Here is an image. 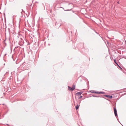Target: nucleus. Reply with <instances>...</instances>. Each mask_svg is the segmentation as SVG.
<instances>
[{
	"mask_svg": "<svg viewBox=\"0 0 126 126\" xmlns=\"http://www.w3.org/2000/svg\"><path fill=\"white\" fill-rule=\"evenodd\" d=\"M79 105H77L76 106V110H77L79 108Z\"/></svg>",
	"mask_w": 126,
	"mask_h": 126,
	"instance_id": "nucleus-8",
	"label": "nucleus"
},
{
	"mask_svg": "<svg viewBox=\"0 0 126 126\" xmlns=\"http://www.w3.org/2000/svg\"><path fill=\"white\" fill-rule=\"evenodd\" d=\"M68 89L69 90H71L72 91V88H71L69 86H68Z\"/></svg>",
	"mask_w": 126,
	"mask_h": 126,
	"instance_id": "nucleus-9",
	"label": "nucleus"
},
{
	"mask_svg": "<svg viewBox=\"0 0 126 126\" xmlns=\"http://www.w3.org/2000/svg\"><path fill=\"white\" fill-rule=\"evenodd\" d=\"M82 96L81 95H80V96L79 97V99H80L82 98Z\"/></svg>",
	"mask_w": 126,
	"mask_h": 126,
	"instance_id": "nucleus-11",
	"label": "nucleus"
},
{
	"mask_svg": "<svg viewBox=\"0 0 126 126\" xmlns=\"http://www.w3.org/2000/svg\"><path fill=\"white\" fill-rule=\"evenodd\" d=\"M17 37L19 38V45L20 46H23L24 43V42L23 39V38H24L23 37L21 34H19Z\"/></svg>",
	"mask_w": 126,
	"mask_h": 126,
	"instance_id": "nucleus-1",
	"label": "nucleus"
},
{
	"mask_svg": "<svg viewBox=\"0 0 126 126\" xmlns=\"http://www.w3.org/2000/svg\"><path fill=\"white\" fill-rule=\"evenodd\" d=\"M104 93L103 92H100V94H104Z\"/></svg>",
	"mask_w": 126,
	"mask_h": 126,
	"instance_id": "nucleus-12",
	"label": "nucleus"
},
{
	"mask_svg": "<svg viewBox=\"0 0 126 126\" xmlns=\"http://www.w3.org/2000/svg\"><path fill=\"white\" fill-rule=\"evenodd\" d=\"M75 85H73L72 86V91L73 90L75 89Z\"/></svg>",
	"mask_w": 126,
	"mask_h": 126,
	"instance_id": "nucleus-6",
	"label": "nucleus"
},
{
	"mask_svg": "<svg viewBox=\"0 0 126 126\" xmlns=\"http://www.w3.org/2000/svg\"><path fill=\"white\" fill-rule=\"evenodd\" d=\"M75 85H73L72 86V91L73 90L75 89Z\"/></svg>",
	"mask_w": 126,
	"mask_h": 126,
	"instance_id": "nucleus-7",
	"label": "nucleus"
},
{
	"mask_svg": "<svg viewBox=\"0 0 126 126\" xmlns=\"http://www.w3.org/2000/svg\"><path fill=\"white\" fill-rule=\"evenodd\" d=\"M93 96L95 97H97V96Z\"/></svg>",
	"mask_w": 126,
	"mask_h": 126,
	"instance_id": "nucleus-17",
	"label": "nucleus"
},
{
	"mask_svg": "<svg viewBox=\"0 0 126 126\" xmlns=\"http://www.w3.org/2000/svg\"><path fill=\"white\" fill-rule=\"evenodd\" d=\"M105 96H106L109 98L111 99L112 98V95H104Z\"/></svg>",
	"mask_w": 126,
	"mask_h": 126,
	"instance_id": "nucleus-3",
	"label": "nucleus"
},
{
	"mask_svg": "<svg viewBox=\"0 0 126 126\" xmlns=\"http://www.w3.org/2000/svg\"><path fill=\"white\" fill-rule=\"evenodd\" d=\"M114 63L116 64L117 65H118V63H117L116 62V61L115 60H114Z\"/></svg>",
	"mask_w": 126,
	"mask_h": 126,
	"instance_id": "nucleus-10",
	"label": "nucleus"
},
{
	"mask_svg": "<svg viewBox=\"0 0 126 126\" xmlns=\"http://www.w3.org/2000/svg\"><path fill=\"white\" fill-rule=\"evenodd\" d=\"M120 68H121V69H122V68L119 66L118 65Z\"/></svg>",
	"mask_w": 126,
	"mask_h": 126,
	"instance_id": "nucleus-15",
	"label": "nucleus"
},
{
	"mask_svg": "<svg viewBox=\"0 0 126 126\" xmlns=\"http://www.w3.org/2000/svg\"><path fill=\"white\" fill-rule=\"evenodd\" d=\"M96 94H100V92H97L96 91V93H95Z\"/></svg>",
	"mask_w": 126,
	"mask_h": 126,
	"instance_id": "nucleus-13",
	"label": "nucleus"
},
{
	"mask_svg": "<svg viewBox=\"0 0 126 126\" xmlns=\"http://www.w3.org/2000/svg\"><path fill=\"white\" fill-rule=\"evenodd\" d=\"M8 31H9V32H10V28H8Z\"/></svg>",
	"mask_w": 126,
	"mask_h": 126,
	"instance_id": "nucleus-14",
	"label": "nucleus"
},
{
	"mask_svg": "<svg viewBox=\"0 0 126 126\" xmlns=\"http://www.w3.org/2000/svg\"><path fill=\"white\" fill-rule=\"evenodd\" d=\"M117 3H118V4H119V1H118V2H117Z\"/></svg>",
	"mask_w": 126,
	"mask_h": 126,
	"instance_id": "nucleus-16",
	"label": "nucleus"
},
{
	"mask_svg": "<svg viewBox=\"0 0 126 126\" xmlns=\"http://www.w3.org/2000/svg\"><path fill=\"white\" fill-rule=\"evenodd\" d=\"M114 113L115 115V116H117V110H116V108L114 107Z\"/></svg>",
	"mask_w": 126,
	"mask_h": 126,
	"instance_id": "nucleus-2",
	"label": "nucleus"
},
{
	"mask_svg": "<svg viewBox=\"0 0 126 126\" xmlns=\"http://www.w3.org/2000/svg\"><path fill=\"white\" fill-rule=\"evenodd\" d=\"M82 92H78L76 93V94L77 95H80L82 94Z\"/></svg>",
	"mask_w": 126,
	"mask_h": 126,
	"instance_id": "nucleus-4",
	"label": "nucleus"
},
{
	"mask_svg": "<svg viewBox=\"0 0 126 126\" xmlns=\"http://www.w3.org/2000/svg\"><path fill=\"white\" fill-rule=\"evenodd\" d=\"M90 92L91 93H96V91H95L94 90H92L90 91Z\"/></svg>",
	"mask_w": 126,
	"mask_h": 126,
	"instance_id": "nucleus-5",
	"label": "nucleus"
}]
</instances>
